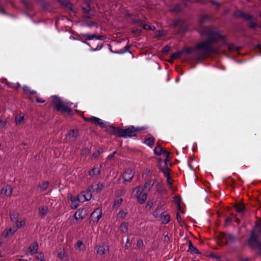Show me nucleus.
<instances>
[{"label": "nucleus", "mask_w": 261, "mask_h": 261, "mask_svg": "<svg viewBox=\"0 0 261 261\" xmlns=\"http://www.w3.org/2000/svg\"><path fill=\"white\" fill-rule=\"evenodd\" d=\"M4 81H6V85H7L8 87L14 89L15 84L8 82L6 79H4Z\"/></svg>", "instance_id": "nucleus-60"}, {"label": "nucleus", "mask_w": 261, "mask_h": 261, "mask_svg": "<svg viewBox=\"0 0 261 261\" xmlns=\"http://www.w3.org/2000/svg\"><path fill=\"white\" fill-rule=\"evenodd\" d=\"M227 240L228 242L234 243L237 240V238L231 233H227Z\"/></svg>", "instance_id": "nucleus-40"}, {"label": "nucleus", "mask_w": 261, "mask_h": 261, "mask_svg": "<svg viewBox=\"0 0 261 261\" xmlns=\"http://www.w3.org/2000/svg\"><path fill=\"white\" fill-rule=\"evenodd\" d=\"M109 247L107 245H101L98 246L97 249V253L102 255L106 254L107 253H109Z\"/></svg>", "instance_id": "nucleus-13"}, {"label": "nucleus", "mask_w": 261, "mask_h": 261, "mask_svg": "<svg viewBox=\"0 0 261 261\" xmlns=\"http://www.w3.org/2000/svg\"><path fill=\"white\" fill-rule=\"evenodd\" d=\"M200 35L207 37L206 39L200 41L193 48L187 47L181 50L182 54H191L192 51L196 60H201L210 57L212 54L219 53L220 45H216L218 40L222 41L221 45H227L226 38L221 35L218 31H215L212 29L204 30L199 32Z\"/></svg>", "instance_id": "nucleus-1"}, {"label": "nucleus", "mask_w": 261, "mask_h": 261, "mask_svg": "<svg viewBox=\"0 0 261 261\" xmlns=\"http://www.w3.org/2000/svg\"><path fill=\"white\" fill-rule=\"evenodd\" d=\"M122 202H123L122 198H120L118 200H115L114 203L113 205V208H118L119 206V205L121 204Z\"/></svg>", "instance_id": "nucleus-39"}, {"label": "nucleus", "mask_w": 261, "mask_h": 261, "mask_svg": "<svg viewBox=\"0 0 261 261\" xmlns=\"http://www.w3.org/2000/svg\"><path fill=\"white\" fill-rule=\"evenodd\" d=\"M23 115H19V116H16L15 119L16 124H20L23 121Z\"/></svg>", "instance_id": "nucleus-44"}, {"label": "nucleus", "mask_w": 261, "mask_h": 261, "mask_svg": "<svg viewBox=\"0 0 261 261\" xmlns=\"http://www.w3.org/2000/svg\"><path fill=\"white\" fill-rule=\"evenodd\" d=\"M182 54V52L181 50L177 51L171 55V60L173 61L175 59H178L180 57V56Z\"/></svg>", "instance_id": "nucleus-35"}, {"label": "nucleus", "mask_w": 261, "mask_h": 261, "mask_svg": "<svg viewBox=\"0 0 261 261\" xmlns=\"http://www.w3.org/2000/svg\"><path fill=\"white\" fill-rule=\"evenodd\" d=\"M147 196V193H140L139 195H137L138 202L140 204L144 203L146 200Z\"/></svg>", "instance_id": "nucleus-18"}, {"label": "nucleus", "mask_w": 261, "mask_h": 261, "mask_svg": "<svg viewBox=\"0 0 261 261\" xmlns=\"http://www.w3.org/2000/svg\"><path fill=\"white\" fill-rule=\"evenodd\" d=\"M130 48V46L129 45H126V46H125L124 47V50H120L119 51H115V53H117V54H123V53H124L125 52H126V51H128L129 53H131V51H129Z\"/></svg>", "instance_id": "nucleus-50"}, {"label": "nucleus", "mask_w": 261, "mask_h": 261, "mask_svg": "<svg viewBox=\"0 0 261 261\" xmlns=\"http://www.w3.org/2000/svg\"><path fill=\"white\" fill-rule=\"evenodd\" d=\"M143 189H142L141 187L138 186L134 188L133 191H136V196L139 195L140 193H142L143 192Z\"/></svg>", "instance_id": "nucleus-49"}, {"label": "nucleus", "mask_w": 261, "mask_h": 261, "mask_svg": "<svg viewBox=\"0 0 261 261\" xmlns=\"http://www.w3.org/2000/svg\"><path fill=\"white\" fill-rule=\"evenodd\" d=\"M164 35V32L163 31L158 30L156 32V37H161Z\"/></svg>", "instance_id": "nucleus-63"}, {"label": "nucleus", "mask_w": 261, "mask_h": 261, "mask_svg": "<svg viewBox=\"0 0 261 261\" xmlns=\"http://www.w3.org/2000/svg\"><path fill=\"white\" fill-rule=\"evenodd\" d=\"M57 1L65 8L72 11L73 5L71 3L67 2L66 0H57Z\"/></svg>", "instance_id": "nucleus-17"}, {"label": "nucleus", "mask_w": 261, "mask_h": 261, "mask_svg": "<svg viewBox=\"0 0 261 261\" xmlns=\"http://www.w3.org/2000/svg\"><path fill=\"white\" fill-rule=\"evenodd\" d=\"M261 235V219L255 222L254 228L251 231L250 237L247 240V245L252 250L257 249L261 257V242L259 237Z\"/></svg>", "instance_id": "nucleus-2"}, {"label": "nucleus", "mask_w": 261, "mask_h": 261, "mask_svg": "<svg viewBox=\"0 0 261 261\" xmlns=\"http://www.w3.org/2000/svg\"><path fill=\"white\" fill-rule=\"evenodd\" d=\"M67 254L63 249L61 251L58 252V257L63 261H69V259L66 257Z\"/></svg>", "instance_id": "nucleus-22"}, {"label": "nucleus", "mask_w": 261, "mask_h": 261, "mask_svg": "<svg viewBox=\"0 0 261 261\" xmlns=\"http://www.w3.org/2000/svg\"><path fill=\"white\" fill-rule=\"evenodd\" d=\"M17 228H20L21 227L25 225V222L24 220H22L20 221H17Z\"/></svg>", "instance_id": "nucleus-54"}, {"label": "nucleus", "mask_w": 261, "mask_h": 261, "mask_svg": "<svg viewBox=\"0 0 261 261\" xmlns=\"http://www.w3.org/2000/svg\"><path fill=\"white\" fill-rule=\"evenodd\" d=\"M170 49V47L168 45H166L162 48V52L163 54L167 55L169 53Z\"/></svg>", "instance_id": "nucleus-51"}, {"label": "nucleus", "mask_w": 261, "mask_h": 261, "mask_svg": "<svg viewBox=\"0 0 261 261\" xmlns=\"http://www.w3.org/2000/svg\"><path fill=\"white\" fill-rule=\"evenodd\" d=\"M250 258L248 257H243L242 256H240L239 258V261H249Z\"/></svg>", "instance_id": "nucleus-64"}, {"label": "nucleus", "mask_w": 261, "mask_h": 261, "mask_svg": "<svg viewBox=\"0 0 261 261\" xmlns=\"http://www.w3.org/2000/svg\"><path fill=\"white\" fill-rule=\"evenodd\" d=\"M188 244H189V250L190 251V252L193 253H196V254H201V253L199 251V250L197 249L196 247L194 246V245L192 244V242L191 240L188 241Z\"/></svg>", "instance_id": "nucleus-20"}, {"label": "nucleus", "mask_w": 261, "mask_h": 261, "mask_svg": "<svg viewBox=\"0 0 261 261\" xmlns=\"http://www.w3.org/2000/svg\"><path fill=\"white\" fill-rule=\"evenodd\" d=\"M121 128L120 127H116L114 126H110L109 129H107V132L110 135H114L116 137L120 138V134Z\"/></svg>", "instance_id": "nucleus-12"}, {"label": "nucleus", "mask_w": 261, "mask_h": 261, "mask_svg": "<svg viewBox=\"0 0 261 261\" xmlns=\"http://www.w3.org/2000/svg\"><path fill=\"white\" fill-rule=\"evenodd\" d=\"M83 21L87 26L90 28L92 27H95L96 28L98 27L97 23L95 21H89L88 20H83Z\"/></svg>", "instance_id": "nucleus-31"}, {"label": "nucleus", "mask_w": 261, "mask_h": 261, "mask_svg": "<svg viewBox=\"0 0 261 261\" xmlns=\"http://www.w3.org/2000/svg\"><path fill=\"white\" fill-rule=\"evenodd\" d=\"M18 213L17 212L13 211L10 213V217L11 221L12 222H16L17 220V218L18 217Z\"/></svg>", "instance_id": "nucleus-28"}, {"label": "nucleus", "mask_w": 261, "mask_h": 261, "mask_svg": "<svg viewBox=\"0 0 261 261\" xmlns=\"http://www.w3.org/2000/svg\"><path fill=\"white\" fill-rule=\"evenodd\" d=\"M155 181V180H148L146 181L143 186V188H142L143 189V190H147L148 191H150L154 184Z\"/></svg>", "instance_id": "nucleus-16"}, {"label": "nucleus", "mask_w": 261, "mask_h": 261, "mask_svg": "<svg viewBox=\"0 0 261 261\" xmlns=\"http://www.w3.org/2000/svg\"><path fill=\"white\" fill-rule=\"evenodd\" d=\"M68 135L70 137L77 138L79 136V130L77 129H70L68 133Z\"/></svg>", "instance_id": "nucleus-34"}, {"label": "nucleus", "mask_w": 261, "mask_h": 261, "mask_svg": "<svg viewBox=\"0 0 261 261\" xmlns=\"http://www.w3.org/2000/svg\"><path fill=\"white\" fill-rule=\"evenodd\" d=\"M212 17L210 15H205L200 16L199 20L200 26L202 28H204L205 27L204 25L205 23L210 21Z\"/></svg>", "instance_id": "nucleus-10"}, {"label": "nucleus", "mask_w": 261, "mask_h": 261, "mask_svg": "<svg viewBox=\"0 0 261 261\" xmlns=\"http://www.w3.org/2000/svg\"><path fill=\"white\" fill-rule=\"evenodd\" d=\"M144 245L143 240L141 239H139L137 240V246L138 247H143Z\"/></svg>", "instance_id": "nucleus-62"}, {"label": "nucleus", "mask_w": 261, "mask_h": 261, "mask_svg": "<svg viewBox=\"0 0 261 261\" xmlns=\"http://www.w3.org/2000/svg\"><path fill=\"white\" fill-rule=\"evenodd\" d=\"M92 192L93 190L92 189V188H91L90 186L86 191H83L82 192L83 196L84 197L85 200L89 201L91 199L92 196Z\"/></svg>", "instance_id": "nucleus-14"}, {"label": "nucleus", "mask_w": 261, "mask_h": 261, "mask_svg": "<svg viewBox=\"0 0 261 261\" xmlns=\"http://www.w3.org/2000/svg\"><path fill=\"white\" fill-rule=\"evenodd\" d=\"M87 215V210L85 208H80L74 214V218L76 220H82Z\"/></svg>", "instance_id": "nucleus-9"}, {"label": "nucleus", "mask_w": 261, "mask_h": 261, "mask_svg": "<svg viewBox=\"0 0 261 261\" xmlns=\"http://www.w3.org/2000/svg\"><path fill=\"white\" fill-rule=\"evenodd\" d=\"M154 138L151 136L146 138L144 141V143H146L149 146L151 147L154 144Z\"/></svg>", "instance_id": "nucleus-27"}, {"label": "nucleus", "mask_w": 261, "mask_h": 261, "mask_svg": "<svg viewBox=\"0 0 261 261\" xmlns=\"http://www.w3.org/2000/svg\"><path fill=\"white\" fill-rule=\"evenodd\" d=\"M52 98L53 106L56 110L61 112L63 115L73 116L74 111L70 108L66 106L62 101L61 98L56 95H54Z\"/></svg>", "instance_id": "nucleus-3"}, {"label": "nucleus", "mask_w": 261, "mask_h": 261, "mask_svg": "<svg viewBox=\"0 0 261 261\" xmlns=\"http://www.w3.org/2000/svg\"><path fill=\"white\" fill-rule=\"evenodd\" d=\"M162 154L165 155L166 159H171V158H172L170 156L171 152L169 151H168L165 149H164Z\"/></svg>", "instance_id": "nucleus-57"}, {"label": "nucleus", "mask_w": 261, "mask_h": 261, "mask_svg": "<svg viewBox=\"0 0 261 261\" xmlns=\"http://www.w3.org/2000/svg\"><path fill=\"white\" fill-rule=\"evenodd\" d=\"M70 200L72 202L71 207L72 209H76L79 205V199L75 196L71 197Z\"/></svg>", "instance_id": "nucleus-21"}, {"label": "nucleus", "mask_w": 261, "mask_h": 261, "mask_svg": "<svg viewBox=\"0 0 261 261\" xmlns=\"http://www.w3.org/2000/svg\"><path fill=\"white\" fill-rule=\"evenodd\" d=\"M40 4H41L42 8L44 10H49L50 8V5L49 3H48L45 1H44V0L41 1L40 2Z\"/></svg>", "instance_id": "nucleus-32"}, {"label": "nucleus", "mask_w": 261, "mask_h": 261, "mask_svg": "<svg viewBox=\"0 0 261 261\" xmlns=\"http://www.w3.org/2000/svg\"><path fill=\"white\" fill-rule=\"evenodd\" d=\"M228 49L230 51H234V50L239 51L240 49V47H237L233 44H228Z\"/></svg>", "instance_id": "nucleus-42"}, {"label": "nucleus", "mask_w": 261, "mask_h": 261, "mask_svg": "<svg viewBox=\"0 0 261 261\" xmlns=\"http://www.w3.org/2000/svg\"><path fill=\"white\" fill-rule=\"evenodd\" d=\"M146 129L144 127H135L133 125L125 127V128H121L120 138H127L136 136V133L144 130Z\"/></svg>", "instance_id": "nucleus-4"}, {"label": "nucleus", "mask_w": 261, "mask_h": 261, "mask_svg": "<svg viewBox=\"0 0 261 261\" xmlns=\"http://www.w3.org/2000/svg\"><path fill=\"white\" fill-rule=\"evenodd\" d=\"M233 16L237 18H242L245 21L255 19V17L252 15L245 13L242 10L235 11L233 14Z\"/></svg>", "instance_id": "nucleus-5"}, {"label": "nucleus", "mask_w": 261, "mask_h": 261, "mask_svg": "<svg viewBox=\"0 0 261 261\" xmlns=\"http://www.w3.org/2000/svg\"><path fill=\"white\" fill-rule=\"evenodd\" d=\"M22 90L24 94L28 95H34L36 101L37 103H44L45 100L40 98L37 95V92L35 91L31 90L27 86H24L22 87Z\"/></svg>", "instance_id": "nucleus-6"}, {"label": "nucleus", "mask_w": 261, "mask_h": 261, "mask_svg": "<svg viewBox=\"0 0 261 261\" xmlns=\"http://www.w3.org/2000/svg\"><path fill=\"white\" fill-rule=\"evenodd\" d=\"M21 2L24 6L28 10H32L33 8V4L29 1L26 0H21Z\"/></svg>", "instance_id": "nucleus-30"}, {"label": "nucleus", "mask_w": 261, "mask_h": 261, "mask_svg": "<svg viewBox=\"0 0 261 261\" xmlns=\"http://www.w3.org/2000/svg\"><path fill=\"white\" fill-rule=\"evenodd\" d=\"M227 233L224 232H221L220 233V237L221 239H225L226 241L225 242V245H227L228 244V241L227 240Z\"/></svg>", "instance_id": "nucleus-46"}, {"label": "nucleus", "mask_w": 261, "mask_h": 261, "mask_svg": "<svg viewBox=\"0 0 261 261\" xmlns=\"http://www.w3.org/2000/svg\"><path fill=\"white\" fill-rule=\"evenodd\" d=\"M82 35L85 38V39L86 40H90L93 39V36H92V34L90 35V34H82Z\"/></svg>", "instance_id": "nucleus-61"}, {"label": "nucleus", "mask_w": 261, "mask_h": 261, "mask_svg": "<svg viewBox=\"0 0 261 261\" xmlns=\"http://www.w3.org/2000/svg\"><path fill=\"white\" fill-rule=\"evenodd\" d=\"M134 175V171L131 168H128L125 170L122 175V178L123 179V183L125 184L126 182H130Z\"/></svg>", "instance_id": "nucleus-7"}, {"label": "nucleus", "mask_w": 261, "mask_h": 261, "mask_svg": "<svg viewBox=\"0 0 261 261\" xmlns=\"http://www.w3.org/2000/svg\"><path fill=\"white\" fill-rule=\"evenodd\" d=\"M126 215V213L124 211H120L117 214V216L121 218H124Z\"/></svg>", "instance_id": "nucleus-56"}, {"label": "nucleus", "mask_w": 261, "mask_h": 261, "mask_svg": "<svg viewBox=\"0 0 261 261\" xmlns=\"http://www.w3.org/2000/svg\"><path fill=\"white\" fill-rule=\"evenodd\" d=\"M170 11L176 13H179L182 12L183 11V9L179 4H176L171 8Z\"/></svg>", "instance_id": "nucleus-24"}, {"label": "nucleus", "mask_w": 261, "mask_h": 261, "mask_svg": "<svg viewBox=\"0 0 261 261\" xmlns=\"http://www.w3.org/2000/svg\"><path fill=\"white\" fill-rule=\"evenodd\" d=\"M12 190V187L7 185L2 188L1 193L6 196H10L11 195Z\"/></svg>", "instance_id": "nucleus-15"}, {"label": "nucleus", "mask_w": 261, "mask_h": 261, "mask_svg": "<svg viewBox=\"0 0 261 261\" xmlns=\"http://www.w3.org/2000/svg\"><path fill=\"white\" fill-rule=\"evenodd\" d=\"M102 152V150L101 149L100 150H96L95 152L93 153L92 154V158L96 159L98 157V156Z\"/></svg>", "instance_id": "nucleus-45"}, {"label": "nucleus", "mask_w": 261, "mask_h": 261, "mask_svg": "<svg viewBox=\"0 0 261 261\" xmlns=\"http://www.w3.org/2000/svg\"><path fill=\"white\" fill-rule=\"evenodd\" d=\"M164 184L162 181H161L159 183H158L156 185V191L160 193H163L166 192V190L163 188Z\"/></svg>", "instance_id": "nucleus-26"}, {"label": "nucleus", "mask_w": 261, "mask_h": 261, "mask_svg": "<svg viewBox=\"0 0 261 261\" xmlns=\"http://www.w3.org/2000/svg\"><path fill=\"white\" fill-rule=\"evenodd\" d=\"M92 35L93 36V39H96L100 40H103L106 38L104 36L97 35L95 34H92Z\"/></svg>", "instance_id": "nucleus-53"}, {"label": "nucleus", "mask_w": 261, "mask_h": 261, "mask_svg": "<svg viewBox=\"0 0 261 261\" xmlns=\"http://www.w3.org/2000/svg\"><path fill=\"white\" fill-rule=\"evenodd\" d=\"M257 26V24L255 22L250 21L247 24V27L249 29H254Z\"/></svg>", "instance_id": "nucleus-52"}, {"label": "nucleus", "mask_w": 261, "mask_h": 261, "mask_svg": "<svg viewBox=\"0 0 261 261\" xmlns=\"http://www.w3.org/2000/svg\"><path fill=\"white\" fill-rule=\"evenodd\" d=\"M37 259H40V261H44V255L43 252H40L38 255L36 256Z\"/></svg>", "instance_id": "nucleus-55"}, {"label": "nucleus", "mask_w": 261, "mask_h": 261, "mask_svg": "<svg viewBox=\"0 0 261 261\" xmlns=\"http://www.w3.org/2000/svg\"><path fill=\"white\" fill-rule=\"evenodd\" d=\"M48 209L47 206H44L42 207L39 208V214L41 218H44V216L47 214Z\"/></svg>", "instance_id": "nucleus-23"}, {"label": "nucleus", "mask_w": 261, "mask_h": 261, "mask_svg": "<svg viewBox=\"0 0 261 261\" xmlns=\"http://www.w3.org/2000/svg\"><path fill=\"white\" fill-rule=\"evenodd\" d=\"M82 9L83 10V13L86 15L88 14L91 11V7L90 5H82Z\"/></svg>", "instance_id": "nucleus-37"}, {"label": "nucleus", "mask_w": 261, "mask_h": 261, "mask_svg": "<svg viewBox=\"0 0 261 261\" xmlns=\"http://www.w3.org/2000/svg\"><path fill=\"white\" fill-rule=\"evenodd\" d=\"M38 247V245L37 243L35 242L34 243L31 244V245L30 246L29 249H30L31 252H33V251L35 252L37 250Z\"/></svg>", "instance_id": "nucleus-43"}, {"label": "nucleus", "mask_w": 261, "mask_h": 261, "mask_svg": "<svg viewBox=\"0 0 261 261\" xmlns=\"http://www.w3.org/2000/svg\"><path fill=\"white\" fill-rule=\"evenodd\" d=\"M160 170L164 173L165 177L170 176L169 172L170 169L167 167H165L164 168L161 167Z\"/></svg>", "instance_id": "nucleus-41"}, {"label": "nucleus", "mask_w": 261, "mask_h": 261, "mask_svg": "<svg viewBox=\"0 0 261 261\" xmlns=\"http://www.w3.org/2000/svg\"><path fill=\"white\" fill-rule=\"evenodd\" d=\"M95 124L98 125L101 128L105 127V123L102 121V120L98 118H97Z\"/></svg>", "instance_id": "nucleus-48"}, {"label": "nucleus", "mask_w": 261, "mask_h": 261, "mask_svg": "<svg viewBox=\"0 0 261 261\" xmlns=\"http://www.w3.org/2000/svg\"><path fill=\"white\" fill-rule=\"evenodd\" d=\"M128 224L127 222H122L120 226V229L122 232H126L128 230Z\"/></svg>", "instance_id": "nucleus-33"}, {"label": "nucleus", "mask_w": 261, "mask_h": 261, "mask_svg": "<svg viewBox=\"0 0 261 261\" xmlns=\"http://www.w3.org/2000/svg\"><path fill=\"white\" fill-rule=\"evenodd\" d=\"M236 211L239 213H242L245 211V205L241 203H237L234 205Z\"/></svg>", "instance_id": "nucleus-19"}, {"label": "nucleus", "mask_w": 261, "mask_h": 261, "mask_svg": "<svg viewBox=\"0 0 261 261\" xmlns=\"http://www.w3.org/2000/svg\"><path fill=\"white\" fill-rule=\"evenodd\" d=\"M170 216L169 215H164L163 216L162 220L164 224L168 223L170 221Z\"/></svg>", "instance_id": "nucleus-47"}, {"label": "nucleus", "mask_w": 261, "mask_h": 261, "mask_svg": "<svg viewBox=\"0 0 261 261\" xmlns=\"http://www.w3.org/2000/svg\"><path fill=\"white\" fill-rule=\"evenodd\" d=\"M143 22H145L144 20H141L140 19L133 18L132 20V23L133 24H137L139 26L141 27L143 24Z\"/></svg>", "instance_id": "nucleus-36"}, {"label": "nucleus", "mask_w": 261, "mask_h": 261, "mask_svg": "<svg viewBox=\"0 0 261 261\" xmlns=\"http://www.w3.org/2000/svg\"><path fill=\"white\" fill-rule=\"evenodd\" d=\"M100 174V172L99 170L97 168H93L89 172V175L91 177H93L97 175H99Z\"/></svg>", "instance_id": "nucleus-29"}, {"label": "nucleus", "mask_w": 261, "mask_h": 261, "mask_svg": "<svg viewBox=\"0 0 261 261\" xmlns=\"http://www.w3.org/2000/svg\"><path fill=\"white\" fill-rule=\"evenodd\" d=\"M164 150V149L162 148L159 143H157L156 146L153 150L154 154L158 155L162 154Z\"/></svg>", "instance_id": "nucleus-25"}, {"label": "nucleus", "mask_w": 261, "mask_h": 261, "mask_svg": "<svg viewBox=\"0 0 261 261\" xmlns=\"http://www.w3.org/2000/svg\"><path fill=\"white\" fill-rule=\"evenodd\" d=\"M180 202H181L180 198H178V202H176L177 209L178 211H181V213H184V211H181Z\"/></svg>", "instance_id": "nucleus-58"}, {"label": "nucleus", "mask_w": 261, "mask_h": 261, "mask_svg": "<svg viewBox=\"0 0 261 261\" xmlns=\"http://www.w3.org/2000/svg\"><path fill=\"white\" fill-rule=\"evenodd\" d=\"M48 185L49 183L48 181H44L41 184H40L38 187L40 189L41 191H44L47 188Z\"/></svg>", "instance_id": "nucleus-38"}, {"label": "nucleus", "mask_w": 261, "mask_h": 261, "mask_svg": "<svg viewBox=\"0 0 261 261\" xmlns=\"http://www.w3.org/2000/svg\"><path fill=\"white\" fill-rule=\"evenodd\" d=\"M142 30L138 29H134L132 31V33L134 35H140Z\"/></svg>", "instance_id": "nucleus-59"}, {"label": "nucleus", "mask_w": 261, "mask_h": 261, "mask_svg": "<svg viewBox=\"0 0 261 261\" xmlns=\"http://www.w3.org/2000/svg\"><path fill=\"white\" fill-rule=\"evenodd\" d=\"M102 216V210L101 208H96L91 214V221L97 223Z\"/></svg>", "instance_id": "nucleus-8"}, {"label": "nucleus", "mask_w": 261, "mask_h": 261, "mask_svg": "<svg viewBox=\"0 0 261 261\" xmlns=\"http://www.w3.org/2000/svg\"><path fill=\"white\" fill-rule=\"evenodd\" d=\"M91 188L93 190V192L96 193H99L105 188L104 185L102 184L98 183L97 184H92Z\"/></svg>", "instance_id": "nucleus-11"}]
</instances>
